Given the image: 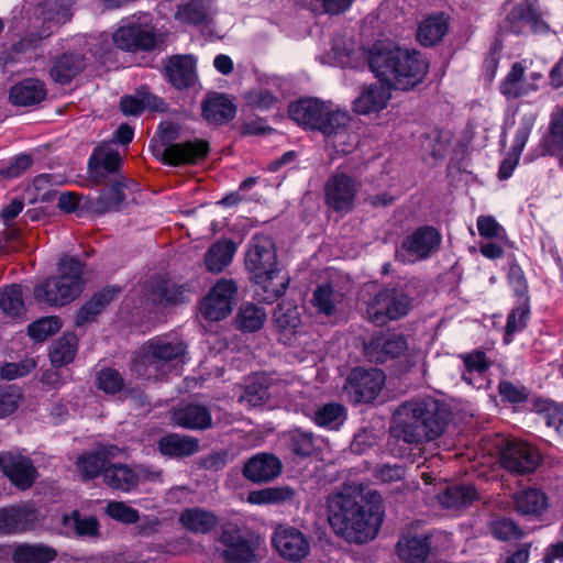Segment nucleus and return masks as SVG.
<instances>
[{"instance_id":"31","label":"nucleus","mask_w":563,"mask_h":563,"mask_svg":"<svg viewBox=\"0 0 563 563\" xmlns=\"http://www.w3.org/2000/svg\"><path fill=\"white\" fill-rule=\"evenodd\" d=\"M168 81L178 89L192 86L196 80L195 60L188 55H175L164 66Z\"/></svg>"},{"instance_id":"22","label":"nucleus","mask_w":563,"mask_h":563,"mask_svg":"<svg viewBox=\"0 0 563 563\" xmlns=\"http://www.w3.org/2000/svg\"><path fill=\"white\" fill-rule=\"evenodd\" d=\"M543 15L538 7V0H522L510 10L507 21L511 24V31L516 34L522 32V22L528 23L532 32L542 33L549 31V25Z\"/></svg>"},{"instance_id":"14","label":"nucleus","mask_w":563,"mask_h":563,"mask_svg":"<svg viewBox=\"0 0 563 563\" xmlns=\"http://www.w3.org/2000/svg\"><path fill=\"white\" fill-rule=\"evenodd\" d=\"M112 40L118 48L126 52H151L158 43L154 27L137 22L121 25L113 33Z\"/></svg>"},{"instance_id":"25","label":"nucleus","mask_w":563,"mask_h":563,"mask_svg":"<svg viewBox=\"0 0 563 563\" xmlns=\"http://www.w3.org/2000/svg\"><path fill=\"white\" fill-rule=\"evenodd\" d=\"M532 60L522 59L512 64L509 73L500 82L499 90L507 99H518L539 89L537 84H527L526 70Z\"/></svg>"},{"instance_id":"3","label":"nucleus","mask_w":563,"mask_h":563,"mask_svg":"<svg viewBox=\"0 0 563 563\" xmlns=\"http://www.w3.org/2000/svg\"><path fill=\"white\" fill-rule=\"evenodd\" d=\"M289 118L307 130L318 131L327 137H336L346 131L347 112L318 98H301L288 107Z\"/></svg>"},{"instance_id":"43","label":"nucleus","mask_w":563,"mask_h":563,"mask_svg":"<svg viewBox=\"0 0 563 563\" xmlns=\"http://www.w3.org/2000/svg\"><path fill=\"white\" fill-rule=\"evenodd\" d=\"M180 523L195 533H208L219 522L218 516L209 510L194 507L185 509L179 517Z\"/></svg>"},{"instance_id":"16","label":"nucleus","mask_w":563,"mask_h":563,"mask_svg":"<svg viewBox=\"0 0 563 563\" xmlns=\"http://www.w3.org/2000/svg\"><path fill=\"white\" fill-rule=\"evenodd\" d=\"M540 461L538 451L523 441H507L500 450L501 465L514 474L533 473Z\"/></svg>"},{"instance_id":"57","label":"nucleus","mask_w":563,"mask_h":563,"mask_svg":"<svg viewBox=\"0 0 563 563\" xmlns=\"http://www.w3.org/2000/svg\"><path fill=\"white\" fill-rule=\"evenodd\" d=\"M22 289L18 285L5 288L0 294V308L10 317H18L23 311Z\"/></svg>"},{"instance_id":"13","label":"nucleus","mask_w":563,"mask_h":563,"mask_svg":"<svg viewBox=\"0 0 563 563\" xmlns=\"http://www.w3.org/2000/svg\"><path fill=\"white\" fill-rule=\"evenodd\" d=\"M444 424H391L389 428L388 445L398 446L394 454H404L409 445L421 444L438 438L442 432Z\"/></svg>"},{"instance_id":"53","label":"nucleus","mask_w":563,"mask_h":563,"mask_svg":"<svg viewBox=\"0 0 563 563\" xmlns=\"http://www.w3.org/2000/svg\"><path fill=\"white\" fill-rule=\"evenodd\" d=\"M63 525L75 531L80 537H97L99 525L93 517H81L79 511L74 510L71 515L63 517Z\"/></svg>"},{"instance_id":"51","label":"nucleus","mask_w":563,"mask_h":563,"mask_svg":"<svg viewBox=\"0 0 563 563\" xmlns=\"http://www.w3.org/2000/svg\"><path fill=\"white\" fill-rule=\"evenodd\" d=\"M274 321L280 330L294 332L301 322L298 307L290 301H282L274 311Z\"/></svg>"},{"instance_id":"5","label":"nucleus","mask_w":563,"mask_h":563,"mask_svg":"<svg viewBox=\"0 0 563 563\" xmlns=\"http://www.w3.org/2000/svg\"><path fill=\"white\" fill-rule=\"evenodd\" d=\"M59 276L49 277L34 287V298L40 303L65 306L82 290V264L75 257L66 256L59 262Z\"/></svg>"},{"instance_id":"41","label":"nucleus","mask_w":563,"mask_h":563,"mask_svg":"<svg viewBox=\"0 0 563 563\" xmlns=\"http://www.w3.org/2000/svg\"><path fill=\"white\" fill-rule=\"evenodd\" d=\"M478 497L472 485H454L438 494L437 499L441 507L446 509H462L470 507Z\"/></svg>"},{"instance_id":"28","label":"nucleus","mask_w":563,"mask_h":563,"mask_svg":"<svg viewBox=\"0 0 563 563\" xmlns=\"http://www.w3.org/2000/svg\"><path fill=\"white\" fill-rule=\"evenodd\" d=\"M3 474L19 489H29L37 477V471L30 457L8 452Z\"/></svg>"},{"instance_id":"10","label":"nucleus","mask_w":563,"mask_h":563,"mask_svg":"<svg viewBox=\"0 0 563 563\" xmlns=\"http://www.w3.org/2000/svg\"><path fill=\"white\" fill-rule=\"evenodd\" d=\"M360 190V183L344 172L333 173L324 185L325 203L335 212L349 213L353 210Z\"/></svg>"},{"instance_id":"11","label":"nucleus","mask_w":563,"mask_h":563,"mask_svg":"<svg viewBox=\"0 0 563 563\" xmlns=\"http://www.w3.org/2000/svg\"><path fill=\"white\" fill-rule=\"evenodd\" d=\"M385 378L382 369L356 367L349 374L344 389L354 402H371L380 393Z\"/></svg>"},{"instance_id":"62","label":"nucleus","mask_w":563,"mask_h":563,"mask_svg":"<svg viewBox=\"0 0 563 563\" xmlns=\"http://www.w3.org/2000/svg\"><path fill=\"white\" fill-rule=\"evenodd\" d=\"M33 164V158L29 154H19L11 158L7 164L0 166V175L4 178H15L25 173Z\"/></svg>"},{"instance_id":"45","label":"nucleus","mask_w":563,"mask_h":563,"mask_svg":"<svg viewBox=\"0 0 563 563\" xmlns=\"http://www.w3.org/2000/svg\"><path fill=\"white\" fill-rule=\"evenodd\" d=\"M117 292V289L104 288L95 294L91 299L78 310L75 319L76 327H82L93 321L102 309L114 299Z\"/></svg>"},{"instance_id":"54","label":"nucleus","mask_w":563,"mask_h":563,"mask_svg":"<svg viewBox=\"0 0 563 563\" xmlns=\"http://www.w3.org/2000/svg\"><path fill=\"white\" fill-rule=\"evenodd\" d=\"M173 422H211L207 407L198 404H181L172 412Z\"/></svg>"},{"instance_id":"49","label":"nucleus","mask_w":563,"mask_h":563,"mask_svg":"<svg viewBox=\"0 0 563 563\" xmlns=\"http://www.w3.org/2000/svg\"><path fill=\"white\" fill-rule=\"evenodd\" d=\"M265 319L266 312L262 307L246 302L241 306L236 322L242 330L254 332L263 327Z\"/></svg>"},{"instance_id":"56","label":"nucleus","mask_w":563,"mask_h":563,"mask_svg":"<svg viewBox=\"0 0 563 563\" xmlns=\"http://www.w3.org/2000/svg\"><path fill=\"white\" fill-rule=\"evenodd\" d=\"M60 328L62 322L58 317H43L29 324L27 333L35 341L43 342L58 332Z\"/></svg>"},{"instance_id":"17","label":"nucleus","mask_w":563,"mask_h":563,"mask_svg":"<svg viewBox=\"0 0 563 563\" xmlns=\"http://www.w3.org/2000/svg\"><path fill=\"white\" fill-rule=\"evenodd\" d=\"M272 543L278 554L287 561L300 562L310 552V542L297 528L279 525L272 538Z\"/></svg>"},{"instance_id":"47","label":"nucleus","mask_w":563,"mask_h":563,"mask_svg":"<svg viewBox=\"0 0 563 563\" xmlns=\"http://www.w3.org/2000/svg\"><path fill=\"white\" fill-rule=\"evenodd\" d=\"M78 349V339L75 333H65L56 340L49 350V358L53 365L64 366L69 364Z\"/></svg>"},{"instance_id":"34","label":"nucleus","mask_w":563,"mask_h":563,"mask_svg":"<svg viewBox=\"0 0 563 563\" xmlns=\"http://www.w3.org/2000/svg\"><path fill=\"white\" fill-rule=\"evenodd\" d=\"M157 449L165 456L184 459L199 451V440L190 435L170 433L158 440Z\"/></svg>"},{"instance_id":"21","label":"nucleus","mask_w":563,"mask_h":563,"mask_svg":"<svg viewBox=\"0 0 563 563\" xmlns=\"http://www.w3.org/2000/svg\"><path fill=\"white\" fill-rule=\"evenodd\" d=\"M123 161L120 153L109 143L97 146L88 161L90 176L98 183H102L107 176L118 174Z\"/></svg>"},{"instance_id":"33","label":"nucleus","mask_w":563,"mask_h":563,"mask_svg":"<svg viewBox=\"0 0 563 563\" xmlns=\"http://www.w3.org/2000/svg\"><path fill=\"white\" fill-rule=\"evenodd\" d=\"M390 99L389 89L372 84L363 88L360 96L353 102V110L358 114L379 112L387 107Z\"/></svg>"},{"instance_id":"23","label":"nucleus","mask_w":563,"mask_h":563,"mask_svg":"<svg viewBox=\"0 0 563 563\" xmlns=\"http://www.w3.org/2000/svg\"><path fill=\"white\" fill-rule=\"evenodd\" d=\"M408 350V342L402 334L382 335L365 344V355L376 363L399 357Z\"/></svg>"},{"instance_id":"36","label":"nucleus","mask_w":563,"mask_h":563,"mask_svg":"<svg viewBox=\"0 0 563 563\" xmlns=\"http://www.w3.org/2000/svg\"><path fill=\"white\" fill-rule=\"evenodd\" d=\"M103 483L111 489L129 493L139 484V475L126 464L109 463L103 473Z\"/></svg>"},{"instance_id":"29","label":"nucleus","mask_w":563,"mask_h":563,"mask_svg":"<svg viewBox=\"0 0 563 563\" xmlns=\"http://www.w3.org/2000/svg\"><path fill=\"white\" fill-rule=\"evenodd\" d=\"M400 560L407 563H424L434 552L432 534L404 536L397 543Z\"/></svg>"},{"instance_id":"19","label":"nucleus","mask_w":563,"mask_h":563,"mask_svg":"<svg viewBox=\"0 0 563 563\" xmlns=\"http://www.w3.org/2000/svg\"><path fill=\"white\" fill-rule=\"evenodd\" d=\"M246 268L254 277H261L277 267V254L273 240L256 234L252 238L245 258Z\"/></svg>"},{"instance_id":"58","label":"nucleus","mask_w":563,"mask_h":563,"mask_svg":"<svg viewBox=\"0 0 563 563\" xmlns=\"http://www.w3.org/2000/svg\"><path fill=\"white\" fill-rule=\"evenodd\" d=\"M462 360L465 365V372L462 374V378L467 384H473L472 375L474 373L482 375L490 366V363L487 361L486 354L483 351L466 353L462 356Z\"/></svg>"},{"instance_id":"35","label":"nucleus","mask_w":563,"mask_h":563,"mask_svg":"<svg viewBox=\"0 0 563 563\" xmlns=\"http://www.w3.org/2000/svg\"><path fill=\"white\" fill-rule=\"evenodd\" d=\"M542 155L555 156L563 167V111L551 115L548 133L539 145Z\"/></svg>"},{"instance_id":"6","label":"nucleus","mask_w":563,"mask_h":563,"mask_svg":"<svg viewBox=\"0 0 563 563\" xmlns=\"http://www.w3.org/2000/svg\"><path fill=\"white\" fill-rule=\"evenodd\" d=\"M179 135V128L172 122H162L158 126L159 144L152 145L153 154L164 164L194 165L209 153V143L205 140L174 143Z\"/></svg>"},{"instance_id":"55","label":"nucleus","mask_w":563,"mask_h":563,"mask_svg":"<svg viewBox=\"0 0 563 563\" xmlns=\"http://www.w3.org/2000/svg\"><path fill=\"white\" fill-rule=\"evenodd\" d=\"M244 99L250 108L261 111L276 108L280 102L279 98L273 91L263 87L250 89L245 92Z\"/></svg>"},{"instance_id":"20","label":"nucleus","mask_w":563,"mask_h":563,"mask_svg":"<svg viewBox=\"0 0 563 563\" xmlns=\"http://www.w3.org/2000/svg\"><path fill=\"white\" fill-rule=\"evenodd\" d=\"M121 449L113 444L98 445L93 451L84 453L77 457L76 466L82 481L103 476L109 463L119 456Z\"/></svg>"},{"instance_id":"9","label":"nucleus","mask_w":563,"mask_h":563,"mask_svg":"<svg viewBox=\"0 0 563 563\" xmlns=\"http://www.w3.org/2000/svg\"><path fill=\"white\" fill-rule=\"evenodd\" d=\"M220 542L225 547L221 556L229 563H255L262 558L263 541L254 533L224 529Z\"/></svg>"},{"instance_id":"4","label":"nucleus","mask_w":563,"mask_h":563,"mask_svg":"<svg viewBox=\"0 0 563 563\" xmlns=\"http://www.w3.org/2000/svg\"><path fill=\"white\" fill-rule=\"evenodd\" d=\"M185 352L186 346L181 342L151 339L137 350L132 369L147 379H163L183 362Z\"/></svg>"},{"instance_id":"59","label":"nucleus","mask_w":563,"mask_h":563,"mask_svg":"<svg viewBox=\"0 0 563 563\" xmlns=\"http://www.w3.org/2000/svg\"><path fill=\"white\" fill-rule=\"evenodd\" d=\"M312 302L319 312L331 316L335 311V294L331 285H321L313 292Z\"/></svg>"},{"instance_id":"39","label":"nucleus","mask_w":563,"mask_h":563,"mask_svg":"<svg viewBox=\"0 0 563 563\" xmlns=\"http://www.w3.org/2000/svg\"><path fill=\"white\" fill-rule=\"evenodd\" d=\"M236 113L235 104L224 95H217L203 102L202 115L213 124H224L231 121Z\"/></svg>"},{"instance_id":"1","label":"nucleus","mask_w":563,"mask_h":563,"mask_svg":"<svg viewBox=\"0 0 563 563\" xmlns=\"http://www.w3.org/2000/svg\"><path fill=\"white\" fill-rule=\"evenodd\" d=\"M330 527L349 542L365 543L379 531L385 510L377 490L362 484H347L327 498Z\"/></svg>"},{"instance_id":"46","label":"nucleus","mask_w":563,"mask_h":563,"mask_svg":"<svg viewBox=\"0 0 563 563\" xmlns=\"http://www.w3.org/2000/svg\"><path fill=\"white\" fill-rule=\"evenodd\" d=\"M294 497L295 490L290 486H273L250 492L246 500L252 505H280Z\"/></svg>"},{"instance_id":"50","label":"nucleus","mask_w":563,"mask_h":563,"mask_svg":"<svg viewBox=\"0 0 563 563\" xmlns=\"http://www.w3.org/2000/svg\"><path fill=\"white\" fill-rule=\"evenodd\" d=\"M530 314L529 299L518 300L517 306L508 314L506 323L505 343H510L512 335L527 327Z\"/></svg>"},{"instance_id":"40","label":"nucleus","mask_w":563,"mask_h":563,"mask_svg":"<svg viewBox=\"0 0 563 563\" xmlns=\"http://www.w3.org/2000/svg\"><path fill=\"white\" fill-rule=\"evenodd\" d=\"M212 0H189L179 7L176 16L192 25H208L213 18Z\"/></svg>"},{"instance_id":"60","label":"nucleus","mask_w":563,"mask_h":563,"mask_svg":"<svg viewBox=\"0 0 563 563\" xmlns=\"http://www.w3.org/2000/svg\"><path fill=\"white\" fill-rule=\"evenodd\" d=\"M406 476V467L401 464L380 463L373 468V477L384 484L402 481Z\"/></svg>"},{"instance_id":"2","label":"nucleus","mask_w":563,"mask_h":563,"mask_svg":"<svg viewBox=\"0 0 563 563\" xmlns=\"http://www.w3.org/2000/svg\"><path fill=\"white\" fill-rule=\"evenodd\" d=\"M368 64L380 81L404 91L420 84L429 68L419 52L386 42L374 44L368 54Z\"/></svg>"},{"instance_id":"37","label":"nucleus","mask_w":563,"mask_h":563,"mask_svg":"<svg viewBox=\"0 0 563 563\" xmlns=\"http://www.w3.org/2000/svg\"><path fill=\"white\" fill-rule=\"evenodd\" d=\"M57 551L44 543H19L14 547L11 559L13 563H51Z\"/></svg>"},{"instance_id":"38","label":"nucleus","mask_w":563,"mask_h":563,"mask_svg":"<svg viewBox=\"0 0 563 563\" xmlns=\"http://www.w3.org/2000/svg\"><path fill=\"white\" fill-rule=\"evenodd\" d=\"M273 379L265 373H256L246 380L245 390L240 397L241 402L251 407L263 405L271 396Z\"/></svg>"},{"instance_id":"7","label":"nucleus","mask_w":563,"mask_h":563,"mask_svg":"<svg viewBox=\"0 0 563 563\" xmlns=\"http://www.w3.org/2000/svg\"><path fill=\"white\" fill-rule=\"evenodd\" d=\"M411 299L402 288L387 286L376 292L367 302V319L375 325L383 327L407 316Z\"/></svg>"},{"instance_id":"24","label":"nucleus","mask_w":563,"mask_h":563,"mask_svg":"<svg viewBox=\"0 0 563 563\" xmlns=\"http://www.w3.org/2000/svg\"><path fill=\"white\" fill-rule=\"evenodd\" d=\"M283 470L278 457L269 453H260L249 459L243 467V475L253 483H267L275 479Z\"/></svg>"},{"instance_id":"26","label":"nucleus","mask_w":563,"mask_h":563,"mask_svg":"<svg viewBox=\"0 0 563 563\" xmlns=\"http://www.w3.org/2000/svg\"><path fill=\"white\" fill-rule=\"evenodd\" d=\"M85 54L66 52L52 59L49 76L56 84L67 85L87 66Z\"/></svg>"},{"instance_id":"32","label":"nucleus","mask_w":563,"mask_h":563,"mask_svg":"<svg viewBox=\"0 0 563 563\" xmlns=\"http://www.w3.org/2000/svg\"><path fill=\"white\" fill-rule=\"evenodd\" d=\"M46 93L47 90L43 81L27 78L11 87L9 99L15 106L30 107L42 102Z\"/></svg>"},{"instance_id":"64","label":"nucleus","mask_w":563,"mask_h":563,"mask_svg":"<svg viewBox=\"0 0 563 563\" xmlns=\"http://www.w3.org/2000/svg\"><path fill=\"white\" fill-rule=\"evenodd\" d=\"M534 408L547 422H563V404L550 399H540L536 401Z\"/></svg>"},{"instance_id":"8","label":"nucleus","mask_w":563,"mask_h":563,"mask_svg":"<svg viewBox=\"0 0 563 563\" xmlns=\"http://www.w3.org/2000/svg\"><path fill=\"white\" fill-rule=\"evenodd\" d=\"M441 242L442 235L437 228L423 225L404 238L396 256L404 263L423 261L438 252Z\"/></svg>"},{"instance_id":"48","label":"nucleus","mask_w":563,"mask_h":563,"mask_svg":"<svg viewBox=\"0 0 563 563\" xmlns=\"http://www.w3.org/2000/svg\"><path fill=\"white\" fill-rule=\"evenodd\" d=\"M490 533L499 541H517L525 537L523 529L512 519L498 517L489 523Z\"/></svg>"},{"instance_id":"61","label":"nucleus","mask_w":563,"mask_h":563,"mask_svg":"<svg viewBox=\"0 0 563 563\" xmlns=\"http://www.w3.org/2000/svg\"><path fill=\"white\" fill-rule=\"evenodd\" d=\"M186 288L185 286H179L176 284L164 283L157 294H154L153 301L158 302L161 305L164 303H178L183 302L187 299L186 297Z\"/></svg>"},{"instance_id":"52","label":"nucleus","mask_w":563,"mask_h":563,"mask_svg":"<svg viewBox=\"0 0 563 563\" xmlns=\"http://www.w3.org/2000/svg\"><path fill=\"white\" fill-rule=\"evenodd\" d=\"M125 183L121 179L115 180L98 198L97 206L101 212L119 211L125 199Z\"/></svg>"},{"instance_id":"30","label":"nucleus","mask_w":563,"mask_h":563,"mask_svg":"<svg viewBox=\"0 0 563 563\" xmlns=\"http://www.w3.org/2000/svg\"><path fill=\"white\" fill-rule=\"evenodd\" d=\"M255 297L260 301L272 303L280 298L287 286L288 277L278 267L271 269L261 277H254Z\"/></svg>"},{"instance_id":"44","label":"nucleus","mask_w":563,"mask_h":563,"mask_svg":"<svg viewBox=\"0 0 563 563\" xmlns=\"http://www.w3.org/2000/svg\"><path fill=\"white\" fill-rule=\"evenodd\" d=\"M236 247L231 240H221L213 243L205 255V264L209 272H222L233 260Z\"/></svg>"},{"instance_id":"63","label":"nucleus","mask_w":563,"mask_h":563,"mask_svg":"<svg viewBox=\"0 0 563 563\" xmlns=\"http://www.w3.org/2000/svg\"><path fill=\"white\" fill-rule=\"evenodd\" d=\"M22 398L21 393L13 386H0V419L13 413Z\"/></svg>"},{"instance_id":"12","label":"nucleus","mask_w":563,"mask_h":563,"mask_svg":"<svg viewBox=\"0 0 563 563\" xmlns=\"http://www.w3.org/2000/svg\"><path fill=\"white\" fill-rule=\"evenodd\" d=\"M236 292L238 286L233 279L218 280L200 303L202 316L210 321L227 318L232 311Z\"/></svg>"},{"instance_id":"27","label":"nucleus","mask_w":563,"mask_h":563,"mask_svg":"<svg viewBox=\"0 0 563 563\" xmlns=\"http://www.w3.org/2000/svg\"><path fill=\"white\" fill-rule=\"evenodd\" d=\"M514 510L528 518L542 517L548 508L549 500L545 493L538 488H525L511 496Z\"/></svg>"},{"instance_id":"42","label":"nucleus","mask_w":563,"mask_h":563,"mask_svg":"<svg viewBox=\"0 0 563 563\" xmlns=\"http://www.w3.org/2000/svg\"><path fill=\"white\" fill-rule=\"evenodd\" d=\"M449 30L444 13L429 15L418 26L417 38L424 46H432L443 38Z\"/></svg>"},{"instance_id":"18","label":"nucleus","mask_w":563,"mask_h":563,"mask_svg":"<svg viewBox=\"0 0 563 563\" xmlns=\"http://www.w3.org/2000/svg\"><path fill=\"white\" fill-rule=\"evenodd\" d=\"M442 405L432 398H419L402 402L394 411V422H446Z\"/></svg>"},{"instance_id":"15","label":"nucleus","mask_w":563,"mask_h":563,"mask_svg":"<svg viewBox=\"0 0 563 563\" xmlns=\"http://www.w3.org/2000/svg\"><path fill=\"white\" fill-rule=\"evenodd\" d=\"M38 521V510L31 503L0 508V534L15 536L32 531Z\"/></svg>"}]
</instances>
